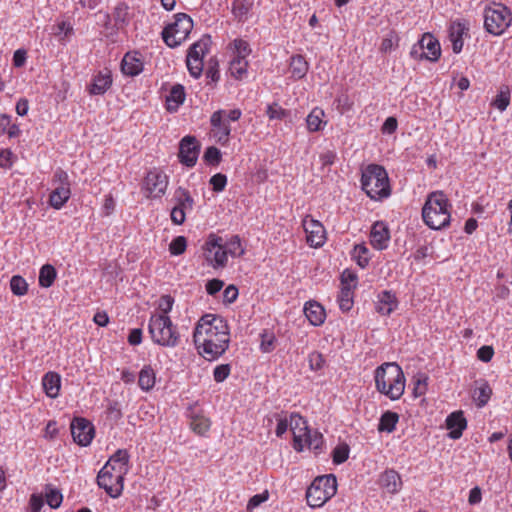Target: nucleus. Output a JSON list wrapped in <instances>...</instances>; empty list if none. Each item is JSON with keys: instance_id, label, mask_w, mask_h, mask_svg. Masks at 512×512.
I'll list each match as a JSON object with an SVG mask.
<instances>
[{"instance_id": "nucleus-1", "label": "nucleus", "mask_w": 512, "mask_h": 512, "mask_svg": "<svg viewBox=\"0 0 512 512\" xmlns=\"http://www.w3.org/2000/svg\"><path fill=\"white\" fill-rule=\"evenodd\" d=\"M193 340L197 348H202L206 359H218L227 351L230 344L227 320L216 314L203 315L196 324Z\"/></svg>"}, {"instance_id": "nucleus-2", "label": "nucleus", "mask_w": 512, "mask_h": 512, "mask_svg": "<svg viewBox=\"0 0 512 512\" xmlns=\"http://www.w3.org/2000/svg\"><path fill=\"white\" fill-rule=\"evenodd\" d=\"M376 390L395 401L401 398L405 390V376L396 362H386L378 366L374 373Z\"/></svg>"}, {"instance_id": "nucleus-3", "label": "nucleus", "mask_w": 512, "mask_h": 512, "mask_svg": "<svg viewBox=\"0 0 512 512\" xmlns=\"http://www.w3.org/2000/svg\"><path fill=\"white\" fill-rule=\"evenodd\" d=\"M451 204L443 191L429 193L422 207L423 222L433 230H441L450 224Z\"/></svg>"}, {"instance_id": "nucleus-4", "label": "nucleus", "mask_w": 512, "mask_h": 512, "mask_svg": "<svg viewBox=\"0 0 512 512\" xmlns=\"http://www.w3.org/2000/svg\"><path fill=\"white\" fill-rule=\"evenodd\" d=\"M361 187L372 200H381L391 194L388 173L378 164H369L361 175Z\"/></svg>"}, {"instance_id": "nucleus-5", "label": "nucleus", "mask_w": 512, "mask_h": 512, "mask_svg": "<svg viewBox=\"0 0 512 512\" xmlns=\"http://www.w3.org/2000/svg\"><path fill=\"white\" fill-rule=\"evenodd\" d=\"M152 341L163 347L178 346L180 334L168 315H152L148 323Z\"/></svg>"}, {"instance_id": "nucleus-6", "label": "nucleus", "mask_w": 512, "mask_h": 512, "mask_svg": "<svg viewBox=\"0 0 512 512\" xmlns=\"http://www.w3.org/2000/svg\"><path fill=\"white\" fill-rule=\"evenodd\" d=\"M337 492V480L333 474L318 476L307 488V504L319 508L330 500Z\"/></svg>"}, {"instance_id": "nucleus-7", "label": "nucleus", "mask_w": 512, "mask_h": 512, "mask_svg": "<svg viewBox=\"0 0 512 512\" xmlns=\"http://www.w3.org/2000/svg\"><path fill=\"white\" fill-rule=\"evenodd\" d=\"M175 21L168 24L162 31V39L170 48L180 46L193 29V20L186 13H177Z\"/></svg>"}, {"instance_id": "nucleus-8", "label": "nucleus", "mask_w": 512, "mask_h": 512, "mask_svg": "<svg viewBox=\"0 0 512 512\" xmlns=\"http://www.w3.org/2000/svg\"><path fill=\"white\" fill-rule=\"evenodd\" d=\"M511 22V11L501 3H494L484 11V28L494 36L503 34Z\"/></svg>"}, {"instance_id": "nucleus-9", "label": "nucleus", "mask_w": 512, "mask_h": 512, "mask_svg": "<svg viewBox=\"0 0 512 512\" xmlns=\"http://www.w3.org/2000/svg\"><path fill=\"white\" fill-rule=\"evenodd\" d=\"M205 258L213 268H224L228 261L226 251L221 237L210 234L204 245Z\"/></svg>"}, {"instance_id": "nucleus-10", "label": "nucleus", "mask_w": 512, "mask_h": 512, "mask_svg": "<svg viewBox=\"0 0 512 512\" xmlns=\"http://www.w3.org/2000/svg\"><path fill=\"white\" fill-rule=\"evenodd\" d=\"M70 429L74 442L82 447L90 445L95 436L94 425L84 417H74Z\"/></svg>"}, {"instance_id": "nucleus-11", "label": "nucleus", "mask_w": 512, "mask_h": 512, "mask_svg": "<svg viewBox=\"0 0 512 512\" xmlns=\"http://www.w3.org/2000/svg\"><path fill=\"white\" fill-rule=\"evenodd\" d=\"M168 186V177L161 171H149L144 179L143 189L148 198L162 197Z\"/></svg>"}, {"instance_id": "nucleus-12", "label": "nucleus", "mask_w": 512, "mask_h": 512, "mask_svg": "<svg viewBox=\"0 0 512 512\" xmlns=\"http://www.w3.org/2000/svg\"><path fill=\"white\" fill-rule=\"evenodd\" d=\"M200 152V144L196 137L187 135L179 143V161L187 167H194Z\"/></svg>"}, {"instance_id": "nucleus-13", "label": "nucleus", "mask_w": 512, "mask_h": 512, "mask_svg": "<svg viewBox=\"0 0 512 512\" xmlns=\"http://www.w3.org/2000/svg\"><path fill=\"white\" fill-rule=\"evenodd\" d=\"M302 225L307 235L306 240L309 246L320 248L325 244L326 231L320 221L315 220L310 216H306L302 221Z\"/></svg>"}, {"instance_id": "nucleus-14", "label": "nucleus", "mask_w": 512, "mask_h": 512, "mask_svg": "<svg viewBox=\"0 0 512 512\" xmlns=\"http://www.w3.org/2000/svg\"><path fill=\"white\" fill-rule=\"evenodd\" d=\"M130 455L126 449H118L113 455L110 456L109 460L104 466H108V470L117 472L115 480L117 482H123L124 475L129 469Z\"/></svg>"}, {"instance_id": "nucleus-15", "label": "nucleus", "mask_w": 512, "mask_h": 512, "mask_svg": "<svg viewBox=\"0 0 512 512\" xmlns=\"http://www.w3.org/2000/svg\"><path fill=\"white\" fill-rule=\"evenodd\" d=\"M97 484L112 498L119 497L123 491V482H117L115 480V476L110 470H108V466H103L99 471L97 475Z\"/></svg>"}, {"instance_id": "nucleus-16", "label": "nucleus", "mask_w": 512, "mask_h": 512, "mask_svg": "<svg viewBox=\"0 0 512 512\" xmlns=\"http://www.w3.org/2000/svg\"><path fill=\"white\" fill-rule=\"evenodd\" d=\"M225 110L219 109L210 117V124L214 131V136L220 144H226L231 134V127L228 121L223 119Z\"/></svg>"}, {"instance_id": "nucleus-17", "label": "nucleus", "mask_w": 512, "mask_h": 512, "mask_svg": "<svg viewBox=\"0 0 512 512\" xmlns=\"http://www.w3.org/2000/svg\"><path fill=\"white\" fill-rule=\"evenodd\" d=\"M289 427L293 433V448L301 452L304 449V443H303V434H301L302 431L306 433L309 431V428L307 426V421L298 413H291Z\"/></svg>"}, {"instance_id": "nucleus-18", "label": "nucleus", "mask_w": 512, "mask_h": 512, "mask_svg": "<svg viewBox=\"0 0 512 512\" xmlns=\"http://www.w3.org/2000/svg\"><path fill=\"white\" fill-rule=\"evenodd\" d=\"M144 69L143 57L138 51L127 52L121 61V71L124 75L135 77Z\"/></svg>"}, {"instance_id": "nucleus-19", "label": "nucleus", "mask_w": 512, "mask_h": 512, "mask_svg": "<svg viewBox=\"0 0 512 512\" xmlns=\"http://www.w3.org/2000/svg\"><path fill=\"white\" fill-rule=\"evenodd\" d=\"M398 305L396 294L391 290H383L376 296L375 310L383 316H389L398 308Z\"/></svg>"}, {"instance_id": "nucleus-20", "label": "nucleus", "mask_w": 512, "mask_h": 512, "mask_svg": "<svg viewBox=\"0 0 512 512\" xmlns=\"http://www.w3.org/2000/svg\"><path fill=\"white\" fill-rule=\"evenodd\" d=\"M446 428L449 430L448 437L453 440L461 438L467 427V420L463 411H454L445 420Z\"/></svg>"}, {"instance_id": "nucleus-21", "label": "nucleus", "mask_w": 512, "mask_h": 512, "mask_svg": "<svg viewBox=\"0 0 512 512\" xmlns=\"http://www.w3.org/2000/svg\"><path fill=\"white\" fill-rule=\"evenodd\" d=\"M112 74L108 69L97 72L87 86L90 95H103L112 86Z\"/></svg>"}, {"instance_id": "nucleus-22", "label": "nucleus", "mask_w": 512, "mask_h": 512, "mask_svg": "<svg viewBox=\"0 0 512 512\" xmlns=\"http://www.w3.org/2000/svg\"><path fill=\"white\" fill-rule=\"evenodd\" d=\"M420 41V48L423 52L421 58L431 62H436L441 56V47L439 41L430 33H424Z\"/></svg>"}, {"instance_id": "nucleus-23", "label": "nucleus", "mask_w": 512, "mask_h": 512, "mask_svg": "<svg viewBox=\"0 0 512 512\" xmlns=\"http://www.w3.org/2000/svg\"><path fill=\"white\" fill-rule=\"evenodd\" d=\"M390 233L384 222L378 221L373 224L370 232V243L377 250H384L388 247Z\"/></svg>"}, {"instance_id": "nucleus-24", "label": "nucleus", "mask_w": 512, "mask_h": 512, "mask_svg": "<svg viewBox=\"0 0 512 512\" xmlns=\"http://www.w3.org/2000/svg\"><path fill=\"white\" fill-rule=\"evenodd\" d=\"M304 314L311 325L321 326L325 319L326 313L324 307L316 301H308L304 305Z\"/></svg>"}, {"instance_id": "nucleus-25", "label": "nucleus", "mask_w": 512, "mask_h": 512, "mask_svg": "<svg viewBox=\"0 0 512 512\" xmlns=\"http://www.w3.org/2000/svg\"><path fill=\"white\" fill-rule=\"evenodd\" d=\"M380 486L388 493H397L402 486V480L399 473L393 469L385 470L379 479Z\"/></svg>"}, {"instance_id": "nucleus-26", "label": "nucleus", "mask_w": 512, "mask_h": 512, "mask_svg": "<svg viewBox=\"0 0 512 512\" xmlns=\"http://www.w3.org/2000/svg\"><path fill=\"white\" fill-rule=\"evenodd\" d=\"M186 98L185 88L182 84H174L166 96V109L169 112H176L184 103Z\"/></svg>"}, {"instance_id": "nucleus-27", "label": "nucleus", "mask_w": 512, "mask_h": 512, "mask_svg": "<svg viewBox=\"0 0 512 512\" xmlns=\"http://www.w3.org/2000/svg\"><path fill=\"white\" fill-rule=\"evenodd\" d=\"M42 385L49 398H57L61 388V377L56 372H47L42 378Z\"/></svg>"}, {"instance_id": "nucleus-28", "label": "nucleus", "mask_w": 512, "mask_h": 512, "mask_svg": "<svg viewBox=\"0 0 512 512\" xmlns=\"http://www.w3.org/2000/svg\"><path fill=\"white\" fill-rule=\"evenodd\" d=\"M253 0H233L231 12L238 22H245L253 8Z\"/></svg>"}, {"instance_id": "nucleus-29", "label": "nucleus", "mask_w": 512, "mask_h": 512, "mask_svg": "<svg viewBox=\"0 0 512 512\" xmlns=\"http://www.w3.org/2000/svg\"><path fill=\"white\" fill-rule=\"evenodd\" d=\"M190 418V427L198 435H205L211 426V421L209 418L200 413H195L191 410L188 414Z\"/></svg>"}, {"instance_id": "nucleus-30", "label": "nucleus", "mask_w": 512, "mask_h": 512, "mask_svg": "<svg viewBox=\"0 0 512 512\" xmlns=\"http://www.w3.org/2000/svg\"><path fill=\"white\" fill-rule=\"evenodd\" d=\"M211 43L210 35H203L189 47L187 57L203 59L204 55L209 52Z\"/></svg>"}, {"instance_id": "nucleus-31", "label": "nucleus", "mask_w": 512, "mask_h": 512, "mask_svg": "<svg viewBox=\"0 0 512 512\" xmlns=\"http://www.w3.org/2000/svg\"><path fill=\"white\" fill-rule=\"evenodd\" d=\"M71 190L69 187L56 186L50 193L49 204L56 210H60L66 202L70 199Z\"/></svg>"}, {"instance_id": "nucleus-32", "label": "nucleus", "mask_w": 512, "mask_h": 512, "mask_svg": "<svg viewBox=\"0 0 512 512\" xmlns=\"http://www.w3.org/2000/svg\"><path fill=\"white\" fill-rule=\"evenodd\" d=\"M355 287H356V284L341 286L337 300L339 303V308L342 312H349L352 309L353 304H354L353 288H355Z\"/></svg>"}, {"instance_id": "nucleus-33", "label": "nucleus", "mask_w": 512, "mask_h": 512, "mask_svg": "<svg viewBox=\"0 0 512 512\" xmlns=\"http://www.w3.org/2000/svg\"><path fill=\"white\" fill-rule=\"evenodd\" d=\"M398 421V413L387 410L381 415L379 419L378 431L392 433L396 429Z\"/></svg>"}, {"instance_id": "nucleus-34", "label": "nucleus", "mask_w": 512, "mask_h": 512, "mask_svg": "<svg viewBox=\"0 0 512 512\" xmlns=\"http://www.w3.org/2000/svg\"><path fill=\"white\" fill-rule=\"evenodd\" d=\"M309 65L302 55H294L290 59V71L295 79H302L308 72Z\"/></svg>"}, {"instance_id": "nucleus-35", "label": "nucleus", "mask_w": 512, "mask_h": 512, "mask_svg": "<svg viewBox=\"0 0 512 512\" xmlns=\"http://www.w3.org/2000/svg\"><path fill=\"white\" fill-rule=\"evenodd\" d=\"M173 199L176 201L175 206L180 207L185 213L193 209L195 202L187 189L178 187L174 192Z\"/></svg>"}, {"instance_id": "nucleus-36", "label": "nucleus", "mask_w": 512, "mask_h": 512, "mask_svg": "<svg viewBox=\"0 0 512 512\" xmlns=\"http://www.w3.org/2000/svg\"><path fill=\"white\" fill-rule=\"evenodd\" d=\"M325 116L324 111L321 108L315 107L308 114L306 118L307 128L310 132H318L321 131L326 124L323 121V117Z\"/></svg>"}, {"instance_id": "nucleus-37", "label": "nucleus", "mask_w": 512, "mask_h": 512, "mask_svg": "<svg viewBox=\"0 0 512 512\" xmlns=\"http://www.w3.org/2000/svg\"><path fill=\"white\" fill-rule=\"evenodd\" d=\"M156 381L154 369L150 365H144L139 372L138 384L143 391L151 390Z\"/></svg>"}, {"instance_id": "nucleus-38", "label": "nucleus", "mask_w": 512, "mask_h": 512, "mask_svg": "<svg viewBox=\"0 0 512 512\" xmlns=\"http://www.w3.org/2000/svg\"><path fill=\"white\" fill-rule=\"evenodd\" d=\"M303 437H305L304 442L309 450L313 451L315 454H319L323 450L324 439L321 433L310 430L306 433H303Z\"/></svg>"}, {"instance_id": "nucleus-39", "label": "nucleus", "mask_w": 512, "mask_h": 512, "mask_svg": "<svg viewBox=\"0 0 512 512\" xmlns=\"http://www.w3.org/2000/svg\"><path fill=\"white\" fill-rule=\"evenodd\" d=\"M57 277L56 269L51 264H45L39 271L38 282L42 288H49L53 285Z\"/></svg>"}, {"instance_id": "nucleus-40", "label": "nucleus", "mask_w": 512, "mask_h": 512, "mask_svg": "<svg viewBox=\"0 0 512 512\" xmlns=\"http://www.w3.org/2000/svg\"><path fill=\"white\" fill-rule=\"evenodd\" d=\"M248 61L247 59H238L233 57L230 61V74L237 80H242L248 73Z\"/></svg>"}, {"instance_id": "nucleus-41", "label": "nucleus", "mask_w": 512, "mask_h": 512, "mask_svg": "<svg viewBox=\"0 0 512 512\" xmlns=\"http://www.w3.org/2000/svg\"><path fill=\"white\" fill-rule=\"evenodd\" d=\"M113 19L117 29L123 28L128 24V6L124 2H119L113 11Z\"/></svg>"}, {"instance_id": "nucleus-42", "label": "nucleus", "mask_w": 512, "mask_h": 512, "mask_svg": "<svg viewBox=\"0 0 512 512\" xmlns=\"http://www.w3.org/2000/svg\"><path fill=\"white\" fill-rule=\"evenodd\" d=\"M369 250L365 244H356L352 250V259L361 267L365 268L369 264Z\"/></svg>"}, {"instance_id": "nucleus-43", "label": "nucleus", "mask_w": 512, "mask_h": 512, "mask_svg": "<svg viewBox=\"0 0 512 512\" xmlns=\"http://www.w3.org/2000/svg\"><path fill=\"white\" fill-rule=\"evenodd\" d=\"M224 247L228 254L232 257H241L245 254V248L242 246L241 239L238 235H233Z\"/></svg>"}, {"instance_id": "nucleus-44", "label": "nucleus", "mask_w": 512, "mask_h": 512, "mask_svg": "<svg viewBox=\"0 0 512 512\" xmlns=\"http://www.w3.org/2000/svg\"><path fill=\"white\" fill-rule=\"evenodd\" d=\"M492 394V389L489 384L484 381L479 387H477L474 391V399L477 402L478 407L485 406L490 400Z\"/></svg>"}, {"instance_id": "nucleus-45", "label": "nucleus", "mask_w": 512, "mask_h": 512, "mask_svg": "<svg viewBox=\"0 0 512 512\" xmlns=\"http://www.w3.org/2000/svg\"><path fill=\"white\" fill-rule=\"evenodd\" d=\"M232 49L235 54V58L238 59H246L247 56L251 53V48L249 43L246 40L241 38L235 39L231 43Z\"/></svg>"}, {"instance_id": "nucleus-46", "label": "nucleus", "mask_w": 512, "mask_h": 512, "mask_svg": "<svg viewBox=\"0 0 512 512\" xmlns=\"http://www.w3.org/2000/svg\"><path fill=\"white\" fill-rule=\"evenodd\" d=\"M10 289L14 295L23 296L28 291V284L22 276L14 275L10 279Z\"/></svg>"}, {"instance_id": "nucleus-47", "label": "nucleus", "mask_w": 512, "mask_h": 512, "mask_svg": "<svg viewBox=\"0 0 512 512\" xmlns=\"http://www.w3.org/2000/svg\"><path fill=\"white\" fill-rule=\"evenodd\" d=\"M266 115L270 120H283L289 115V111L282 108L278 103L269 104Z\"/></svg>"}, {"instance_id": "nucleus-48", "label": "nucleus", "mask_w": 512, "mask_h": 512, "mask_svg": "<svg viewBox=\"0 0 512 512\" xmlns=\"http://www.w3.org/2000/svg\"><path fill=\"white\" fill-rule=\"evenodd\" d=\"M74 34V28L71 23L61 21L56 25L55 35L60 37V41L67 42Z\"/></svg>"}, {"instance_id": "nucleus-49", "label": "nucleus", "mask_w": 512, "mask_h": 512, "mask_svg": "<svg viewBox=\"0 0 512 512\" xmlns=\"http://www.w3.org/2000/svg\"><path fill=\"white\" fill-rule=\"evenodd\" d=\"M205 75H206V78L210 80L209 82H207L208 85L210 83H216L219 81V79H220L219 64L215 57H212L209 60Z\"/></svg>"}, {"instance_id": "nucleus-50", "label": "nucleus", "mask_w": 512, "mask_h": 512, "mask_svg": "<svg viewBox=\"0 0 512 512\" xmlns=\"http://www.w3.org/2000/svg\"><path fill=\"white\" fill-rule=\"evenodd\" d=\"M308 363H309V368L312 371L317 372L324 368V366L326 364V360L322 353H320L318 351H312L308 355Z\"/></svg>"}, {"instance_id": "nucleus-51", "label": "nucleus", "mask_w": 512, "mask_h": 512, "mask_svg": "<svg viewBox=\"0 0 512 512\" xmlns=\"http://www.w3.org/2000/svg\"><path fill=\"white\" fill-rule=\"evenodd\" d=\"M349 452H350V448H349L348 444L342 443V444L337 445L332 452L333 462L335 464L344 463L349 457Z\"/></svg>"}, {"instance_id": "nucleus-52", "label": "nucleus", "mask_w": 512, "mask_h": 512, "mask_svg": "<svg viewBox=\"0 0 512 512\" xmlns=\"http://www.w3.org/2000/svg\"><path fill=\"white\" fill-rule=\"evenodd\" d=\"M221 158H222L221 151L215 146H210V147L206 148L204 155H203L204 161L208 165H212V166H217L220 163Z\"/></svg>"}, {"instance_id": "nucleus-53", "label": "nucleus", "mask_w": 512, "mask_h": 512, "mask_svg": "<svg viewBox=\"0 0 512 512\" xmlns=\"http://www.w3.org/2000/svg\"><path fill=\"white\" fill-rule=\"evenodd\" d=\"M261 344L260 349L263 353H269L274 350V343L276 341V337L272 332H268L264 330L261 334Z\"/></svg>"}, {"instance_id": "nucleus-54", "label": "nucleus", "mask_w": 512, "mask_h": 512, "mask_svg": "<svg viewBox=\"0 0 512 512\" xmlns=\"http://www.w3.org/2000/svg\"><path fill=\"white\" fill-rule=\"evenodd\" d=\"M186 247V238L184 236H177L169 244V252L171 255L178 256L185 252Z\"/></svg>"}, {"instance_id": "nucleus-55", "label": "nucleus", "mask_w": 512, "mask_h": 512, "mask_svg": "<svg viewBox=\"0 0 512 512\" xmlns=\"http://www.w3.org/2000/svg\"><path fill=\"white\" fill-rule=\"evenodd\" d=\"M510 103V92L509 89L501 90L492 102V105L499 111L503 112L507 109Z\"/></svg>"}, {"instance_id": "nucleus-56", "label": "nucleus", "mask_w": 512, "mask_h": 512, "mask_svg": "<svg viewBox=\"0 0 512 512\" xmlns=\"http://www.w3.org/2000/svg\"><path fill=\"white\" fill-rule=\"evenodd\" d=\"M186 64L190 75L199 78L203 71V59L186 57Z\"/></svg>"}, {"instance_id": "nucleus-57", "label": "nucleus", "mask_w": 512, "mask_h": 512, "mask_svg": "<svg viewBox=\"0 0 512 512\" xmlns=\"http://www.w3.org/2000/svg\"><path fill=\"white\" fill-rule=\"evenodd\" d=\"M63 501V495L56 488H49L46 492V503L53 509L60 507Z\"/></svg>"}, {"instance_id": "nucleus-58", "label": "nucleus", "mask_w": 512, "mask_h": 512, "mask_svg": "<svg viewBox=\"0 0 512 512\" xmlns=\"http://www.w3.org/2000/svg\"><path fill=\"white\" fill-rule=\"evenodd\" d=\"M468 32V27L465 23L460 21L452 22L449 28V38L450 39H463V36Z\"/></svg>"}, {"instance_id": "nucleus-59", "label": "nucleus", "mask_w": 512, "mask_h": 512, "mask_svg": "<svg viewBox=\"0 0 512 512\" xmlns=\"http://www.w3.org/2000/svg\"><path fill=\"white\" fill-rule=\"evenodd\" d=\"M230 373H231V365L230 364L226 363V364L217 365L213 371V377H214L215 382H217V383L224 382L229 377Z\"/></svg>"}, {"instance_id": "nucleus-60", "label": "nucleus", "mask_w": 512, "mask_h": 512, "mask_svg": "<svg viewBox=\"0 0 512 512\" xmlns=\"http://www.w3.org/2000/svg\"><path fill=\"white\" fill-rule=\"evenodd\" d=\"M214 192H222L227 185V176L222 173H216L209 180Z\"/></svg>"}, {"instance_id": "nucleus-61", "label": "nucleus", "mask_w": 512, "mask_h": 512, "mask_svg": "<svg viewBox=\"0 0 512 512\" xmlns=\"http://www.w3.org/2000/svg\"><path fill=\"white\" fill-rule=\"evenodd\" d=\"M122 409L118 401H110L107 407V417L117 423L122 418Z\"/></svg>"}, {"instance_id": "nucleus-62", "label": "nucleus", "mask_w": 512, "mask_h": 512, "mask_svg": "<svg viewBox=\"0 0 512 512\" xmlns=\"http://www.w3.org/2000/svg\"><path fill=\"white\" fill-rule=\"evenodd\" d=\"M53 184H57L59 187H69L70 180L66 171L61 168H57L53 176Z\"/></svg>"}, {"instance_id": "nucleus-63", "label": "nucleus", "mask_w": 512, "mask_h": 512, "mask_svg": "<svg viewBox=\"0 0 512 512\" xmlns=\"http://www.w3.org/2000/svg\"><path fill=\"white\" fill-rule=\"evenodd\" d=\"M174 298L169 295H162L158 301V309L162 312L161 315H167L173 307Z\"/></svg>"}, {"instance_id": "nucleus-64", "label": "nucleus", "mask_w": 512, "mask_h": 512, "mask_svg": "<svg viewBox=\"0 0 512 512\" xmlns=\"http://www.w3.org/2000/svg\"><path fill=\"white\" fill-rule=\"evenodd\" d=\"M269 498V493L268 491H264L262 493H259V494H255L253 495L249 501H248V504H247V509L248 510H253L255 509L256 507H258L259 505H261L262 503H264L265 501H267Z\"/></svg>"}]
</instances>
